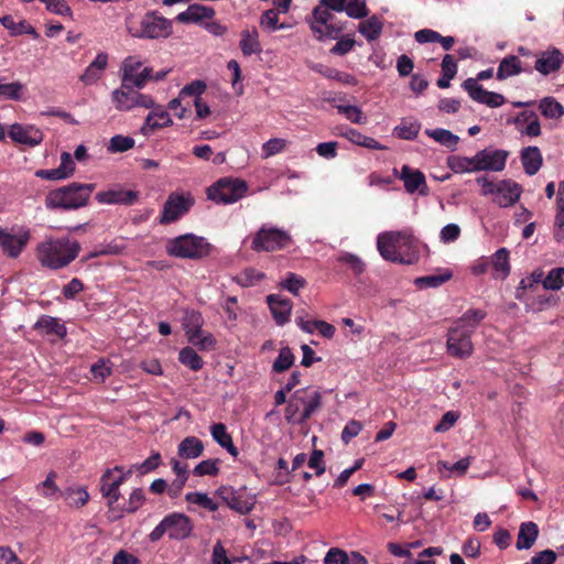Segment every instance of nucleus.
Returning <instances> with one entry per match:
<instances>
[{
  "mask_svg": "<svg viewBox=\"0 0 564 564\" xmlns=\"http://www.w3.org/2000/svg\"><path fill=\"white\" fill-rule=\"evenodd\" d=\"M377 248L381 257L391 262L413 264L417 260V240L410 229L379 234Z\"/></svg>",
  "mask_w": 564,
  "mask_h": 564,
  "instance_id": "1",
  "label": "nucleus"
},
{
  "mask_svg": "<svg viewBox=\"0 0 564 564\" xmlns=\"http://www.w3.org/2000/svg\"><path fill=\"white\" fill-rule=\"evenodd\" d=\"M80 251V245L77 240L68 237H48L36 247V258L39 262L52 270H58L73 262Z\"/></svg>",
  "mask_w": 564,
  "mask_h": 564,
  "instance_id": "2",
  "label": "nucleus"
},
{
  "mask_svg": "<svg viewBox=\"0 0 564 564\" xmlns=\"http://www.w3.org/2000/svg\"><path fill=\"white\" fill-rule=\"evenodd\" d=\"M322 406V394L317 389L306 387L295 390L289 398L284 419L291 424H304Z\"/></svg>",
  "mask_w": 564,
  "mask_h": 564,
  "instance_id": "3",
  "label": "nucleus"
},
{
  "mask_svg": "<svg viewBox=\"0 0 564 564\" xmlns=\"http://www.w3.org/2000/svg\"><path fill=\"white\" fill-rule=\"evenodd\" d=\"M126 29L133 37L156 40L171 35L172 22L158 12L152 11L141 18L129 14L126 18Z\"/></svg>",
  "mask_w": 564,
  "mask_h": 564,
  "instance_id": "4",
  "label": "nucleus"
},
{
  "mask_svg": "<svg viewBox=\"0 0 564 564\" xmlns=\"http://www.w3.org/2000/svg\"><path fill=\"white\" fill-rule=\"evenodd\" d=\"M95 189V184L72 183L55 191L45 197L47 209H77L86 206Z\"/></svg>",
  "mask_w": 564,
  "mask_h": 564,
  "instance_id": "5",
  "label": "nucleus"
},
{
  "mask_svg": "<svg viewBox=\"0 0 564 564\" xmlns=\"http://www.w3.org/2000/svg\"><path fill=\"white\" fill-rule=\"evenodd\" d=\"M292 237L289 231L272 224H263L251 239V249L256 252H273L290 247Z\"/></svg>",
  "mask_w": 564,
  "mask_h": 564,
  "instance_id": "6",
  "label": "nucleus"
},
{
  "mask_svg": "<svg viewBox=\"0 0 564 564\" xmlns=\"http://www.w3.org/2000/svg\"><path fill=\"white\" fill-rule=\"evenodd\" d=\"M165 248L167 254L182 259H200L210 252V245L206 239L193 234L170 239Z\"/></svg>",
  "mask_w": 564,
  "mask_h": 564,
  "instance_id": "7",
  "label": "nucleus"
},
{
  "mask_svg": "<svg viewBox=\"0 0 564 564\" xmlns=\"http://www.w3.org/2000/svg\"><path fill=\"white\" fill-rule=\"evenodd\" d=\"M193 523L191 519L180 512H173L165 516L162 521L151 531L149 540L151 542L160 541L164 534L172 540H184L192 534Z\"/></svg>",
  "mask_w": 564,
  "mask_h": 564,
  "instance_id": "8",
  "label": "nucleus"
},
{
  "mask_svg": "<svg viewBox=\"0 0 564 564\" xmlns=\"http://www.w3.org/2000/svg\"><path fill=\"white\" fill-rule=\"evenodd\" d=\"M311 30L318 41L337 40L346 28V22L338 21L333 12L324 7H315L310 20Z\"/></svg>",
  "mask_w": 564,
  "mask_h": 564,
  "instance_id": "9",
  "label": "nucleus"
},
{
  "mask_svg": "<svg viewBox=\"0 0 564 564\" xmlns=\"http://www.w3.org/2000/svg\"><path fill=\"white\" fill-rule=\"evenodd\" d=\"M153 69L142 67V62L135 56H128L122 62L120 68L121 84L124 87L143 88L148 82L152 80Z\"/></svg>",
  "mask_w": 564,
  "mask_h": 564,
  "instance_id": "10",
  "label": "nucleus"
},
{
  "mask_svg": "<svg viewBox=\"0 0 564 564\" xmlns=\"http://www.w3.org/2000/svg\"><path fill=\"white\" fill-rule=\"evenodd\" d=\"M246 182L239 180H220L207 191L208 198L218 204H232L247 193Z\"/></svg>",
  "mask_w": 564,
  "mask_h": 564,
  "instance_id": "11",
  "label": "nucleus"
},
{
  "mask_svg": "<svg viewBox=\"0 0 564 564\" xmlns=\"http://www.w3.org/2000/svg\"><path fill=\"white\" fill-rule=\"evenodd\" d=\"M115 108L119 111H129L135 107L151 108L154 99L135 90V87H124L123 84L111 94Z\"/></svg>",
  "mask_w": 564,
  "mask_h": 564,
  "instance_id": "12",
  "label": "nucleus"
},
{
  "mask_svg": "<svg viewBox=\"0 0 564 564\" xmlns=\"http://www.w3.org/2000/svg\"><path fill=\"white\" fill-rule=\"evenodd\" d=\"M194 205L191 194L172 193L163 205L160 223L163 225L174 223L188 213Z\"/></svg>",
  "mask_w": 564,
  "mask_h": 564,
  "instance_id": "13",
  "label": "nucleus"
},
{
  "mask_svg": "<svg viewBox=\"0 0 564 564\" xmlns=\"http://www.w3.org/2000/svg\"><path fill=\"white\" fill-rule=\"evenodd\" d=\"M31 238L30 231L24 228H1L0 247L8 257L18 258Z\"/></svg>",
  "mask_w": 564,
  "mask_h": 564,
  "instance_id": "14",
  "label": "nucleus"
},
{
  "mask_svg": "<svg viewBox=\"0 0 564 564\" xmlns=\"http://www.w3.org/2000/svg\"><path fill=\"white\" fill-rule=\"evenodd\" d=\"M463 87L474 101L486 105L490 108H498L506 102L503 95L486 90L477 83V79L467 78L464 80Z\"/></svg>",
  "mask_w": 564,
  "mask_h": 564,
  "instance_id": "15",
  "label": "nucleus"
},
{
  "mask_svg": "<svg viewBox=\"0 0 564 564\" xmlns=\"http://www.w3.org/2000/svg\"><path fill=\"white\" fill-rule=\"evenodd\" d=\"M509 152L501 149L487 148L476 153L478 172H501L506 167Z\"/></svg>",
  "mask_w": 564,
  "mask_h": 564,
  "instance_id": "16",
  "label": "nucleus"
},
{
  "mask_svg": "<svg viewBox=\"0 0 564 564\" xmlns=\"http://www.w3.org/2000/svg\"><path fill=\"white\" fill-rule=\"evenodd\" d=\"M469 334L462 332L460 329L451 328L447 335L446 348L447 352L456 358L465 359L468 358L474 350Z\"/></svg>",
  "mask_w": 564,
  "mask_h": 564,
  "instance_id": "17",
  "label": "nucleus"
},
{
  "mask_svg": "<svg viewBox=\"0 0 564 564\" xmlns=\"http://www.w3.org/2000/svg\"><path fill=\"white\" fill-rule=\"evenodd\" d=\"M8 134L13 142L30 148L39 145L44 138L41 129L32 124L21 123L11 124Z\"/></svg>",
  "mask_w": 564,
  "mask_h": 564,
  "instance_id": "18",
  "label": "nucleus"
},
{
  "mask_svg": "<svg viewBox=\"0 0 564 564\" xmlns=\"http://www.w3.org/2000/svg\"><path fill=\"white\" fill-rule=\"evenodd\" d=\"M139 193L131 189H124L120 185H115L106 191L98 192L95 196L100 204H121L132 205L137 202Z\"/></svg>",
  "mask_w": 564,
  "mask_h": 564,
  "instance_id": "19",
  "label": "nucleus"
},
{
  "mask_svg": "<svg viewBox=\"0 0 564 564\" xmlns=\"http://www.w3.org/2000/svg\"><path fill=\"white\" fill-rule=\"evenodd\" d=\"M149 109L151 111L148 113L141 127V133L143 135H150L156 129L170 127L173 123L170 113L162 106L154 102L153 107Z\"/></svg>",
  "mask_w": 564,
  "mask_h": 564,
  "instance_id": "20",
  "label": "nucleus"
},
{
  "mask_svg": "<svg viewBox=\"0 0 564 564\" xmlns=\"http://www.w3.org/2000/svg\"><path fill=\"white\" fill-rule=\"evenodd\" d=\"M521 192V186L518 183L511 180H502L498 182L494 202L500 207L512 206L519 200Z\"/></svg>",
  "mask_w": 564,
  "mask_h": 564,
  "instance_id": "21",
  "label": "nucleus"
},
{
  "mask_svg": "<svg viewBox=\"0 0 564 564\" xmlns=\"http://www.w3.org/2000/svg\"><path fill=\"white\" fill-rule=\"evenodd\" d=\"M267 303L278 325L283 326L290 321L292 312V302L290 300L279 294H270L267 297Z\"/></svg>",
  "mask_w": 564,
  "mask_h": 564,
  "instance_id": "22",
  "label": "nucleus"
},
{
  "mask_svg": "<svg viewBox=\"0 0 564 564\" xmlns=\"http://www.w3.org/2000/svg\"><path fill=\"white\" fill-rule=\"evenodd\" d=\"M214 15L215 10L212 7L194 3L178 13L176 20L181 23H197L202 20L212 19Z\"/></svg>",
  "mask_w": 564,
  "mask_h": 564,
  "instance_id": "23",
  "label": "nucleus"
},
{
  "mask_svg": "<svg viewBox=\"0 0 564 564\" xmlns=\"http://www.w3.org/2000/svg\"><path fill=\"white\" fill-rule=\"evenodd\" d=\"M562 53L554 48L543 52L535 61V69L542 75H549L557 70L562 64Z\"/></svg>",
  "mask_w": 564,
  "mask_h": 564,
  "instance_id": "24",
  "label": "nucleus"
},
{
  "mask_svg": "<svg viewBox=\"0 0 564 564\" xmlns=\"http://www.w3.org/2000/svg\"><path fill=\"white\" fill-rule=\"evenodd\" d=\"M239 47L243 56L262 53V45L259 41V32L256 28L245 29L241 31Z\"/></svg>",
  "mask_w": 564,
  "mask_h": 564,
  "instance_id": "25",
  "label": "nucleus"
},
{
  "mask_svg": "<svg viewBox=\"0 0 564 564\" xmlns=\"http://www.w3.org/2000/svg\"><path fill=\"white\" fill-rule=\"evenodd\" d=\"M523 170L528 175H534L542 166L543 158L538 147H527L520 154Z\"/></svg>",
  "mask_w": 564,
  "mask_h": 564,
  "instance_id": "26",
  "label": "nucleus"
},
{
  "mask_svg": "<svg viewBox=\"0 0 564 564\" xmlns=\"http://www.w3.org/2000/svg\"><path fill=\"white\" fill-rule=\"evenodd\" d=\"M538 536L539 528L536 523L532 521L521 523L516 543L517 550L531 549L534 545Z\"/></svg>",
  "mask_w": 564,
  "mask_h": 564,
  "instance_id": "27",
  "label": "nucleus"
},
{
  "mask_svg": "<svg viewBox=\"0 0 564 564\" xmlns=\"http://www.w3.org/2000/svg\"><path fill=\"white\" fill-rule=\"evenodd\" d=\"M447 166L455 174L478 172L476 154L473 156L451 155L447 158Z\"/></svg>",
  "mask_w": 564,
  "mask_h": 564,
  "instance_id": "28",
  "label": "nucleus"
},
{
  "mask_svg": "<svg viewBox=\"0 0 564 564\" xmlns=\"http://www.w3.org/2000/svg\"><path fill=\"white\" fill-rule=\"evenodd\" d=\"M400 178L404 183V188L408 193L413 194L421 187H425V176L419 170H412L408 165H403L401 169Z\"/></svg>",
  "mask_w": 564,
  "mask_h": 564,
  "instance_id": "29",
  "label": "nucleus"
},
{
  "mask_svg": "<svg viewBox=\"0 0 564 564\" xmlns=\"http://www.w3.org/2000/svg\"><path fill=\"white\" fill-rule=\"evenodd\" d=\"M485 317L486 313L481 310H468L453 328L460 329L462 332L471 335Z\"/></svg>",
  "mask_w": 564,
  "mask_h": 564,
  "instance_id": "30",
  "label": "nucleus"
},
{
  "mask_svg": "<svg viewBox=\"0 0 564 564\" xmlns=\"http://www.w3.org/2000/svg\"><path fill=\"white\" fill-rule=\"evenodd\" d=\"M204 452L203 442L196 436L185 437L177 447V454L185 459H194L199 457Z\"/></svg>",
  "mask_w": 564,
  "mask_h": 564,
  "instance_id": "31",
  "label": "nucleus"
},
{
  "mask_svg": "<svg viewBox=\"0 0 564 564\" xmlns=\"http://www.w3.org/2000/svg\"><path fill=\"white\" fill-rule=\"evenodd\" d=\"M210 433L214 438V441L221 446L223 448H226L227 452L236 457L238 456V449L234 445L232 438L230 434L227 432L226 425L223 423H216L210 426Z\"/></svg>",
  "mask_w": 564,
  "mask_h": 564,
  "instance_id": "32",
  "label": "nucleus"
},
{
  "mask_svg": "<svg viewBox=\"0 0 564 564\" xmlns=\"http://www.w3.org/2000/svg\"><path fill=\"white\" fill-rule=\"evenodd\" d=\"M523 72L521 61L516 55L503 57L498 66L497 79L505 80Z\"/></svg>",
  "mask_w": 564,
  "mask_h": 564,
  "instance_id": "33",
  "label": "nucleus"
},
{
  "mask_svg": "<svg viewBox=\"0 0 564 564\" xmlns=\"http://www.w3.org/2000/svg\"><path fill=\"white\" fill-rule=\"evenodd\" d=\"M0 23L10 31V34L13 36L21 35V34H30L33 36V39H37L40 34L36 32V30L28 23L25 20H21L19 22H15L13 17L11 15H4L0 18Z\"/></svg>",
  "mask_w": 564,
  "mask_h": 564,
  "instance_id": "34",
  "label": "nucleus"
},
{
  "mask_svg": "<svg viewBox=\"0 0 564 564\" xmlns=\"http://www.w3.org/2000/svg\"><path fill=\"white\" fill-rule=\"evenodd\" d=\"M115 471H121V466L107 469L100 478V491L108 499L109 505L117 502L120 498V490L110 480Z\"/></svg>",
  "mask_w": 564,
  "mask_h": 564,
  "instance_id": "35",
  "label": "nucleus"
},
{
  "mask_svg": "<svg viewBox=\"0 0 564 564\" xmlns=\"http://www.w3.org/2000/svg\"><path fill=\"white\" fill-rule=\"evenodd\" d=\"M340 135L349 140L350 142L367 148L371 150H383L386 149L382 144H380L376 139L371 137H367L361 132L357 131L352 128H346L340 132Z\"/></svg>",
  "mask_w": 564,
  "mask_h": 564,
  "instance_id": "36",
  "label": "nucleus"
},
{
  "mask_svg": "<svg viewBox=\"0 0 564 564\" xmlns=\"http://www.w3.org/2000/svg\"><path fill=\"white\" fill-rule=\"evenodd\" d=\"M540 291H542V285L534 283L530 278L527 276L520 281V284L516 291V297L519 301L524 302L527 305L533 306L534 294Z\"/></svg>",
  "mask_w": 564,
  "mask_h": 564,
  "instance_id": "37",
  "label": "nucleus"
},
{
  "mask_svg": "<svg viewBox=\"0 0 564 564\" xmlns=\"http://www.w3.org/2000/svg\"><path fill=\"white\" fill-rule=\"evenodd\" d=\"M382 29H383V23L382 21L376 17V15H372L364 21H361L358 25V31L359 33L368 41V42H371V41H375L377 40L381 33H382Z\"/></svg>",
  "mask_w": 564,
  "mask_h": 564,
  "instance_id": "38",
  "label": "nucleus"
},
{
  "mask_svg": "<svg viewBox=\"0 0 564 564\" xmlns=\"http://www.w3.org/2000/svg\"><path fill=\"white\" fill-rule=\"evenodd\" d=\"M491 265L495 276L506 279L510 273L509 251L506 248L498 249L491 257Z\"/></svg>",
  "mask_w": 564,
  "mask_h": 564,
  "instance_id": "39",
  "label": "nucleus"
},
{
  "mask_svg": "<svg viewBox=\"0 0 564 564\" xmlns=\"http://www.w3.org/2000/svg\"><path fill=\"white\" fill-rule=\"evenodd\" d=\"M61 496L64 497L68 506L73 508H80L85 506L89 500V494L84 487H68Z\"/></svg>",
  "mask_w": 564,
  "mask_h": 564,
  "instance_id": "40",
  "label": "nucleus"
},
{
  "mask_svg": "<svg viewBox=\"0 0 564 564\" xmlns=\"http://www.w3.org/2000/svg\"><path fill=\"white\" fill-rule=\"evenodd\" d=\"M34 327L45 334H55L61 338L66 335V327L57 318L47 315L40 317Z\"/></svg>",
  "mask_w": 564,
  "mask_h": 564,
  "instance_id": "41",
  "label": "nucleus"
},
{
  "mask_svg": "<svg viewBox=\"0 0 564 564\" xmlns=\"http://www.w3.org/2000/svg\"><path fill=\"white\" fill-rule=\"evenodd\" d=\"M425 134L435 140L437 143L447 147L452 150H455L459 138L451 132L449 130L437 128V129H426Z\"/></svg>",
  "mask_w": 564,
  "mask_h": 564,
  "instance_id": "42",
  "label": "nucleus"
},
{
  "mask_svg": "<svg viewBox=\"0 0 564 564\" xmlns=\"http://www.w3.org/2000/svg\"><path fill=\"white\" fill-rule=\"evenodd\" d=\"M520 122L527 123L525 128L521 130L522 134H525L529 137H539L541 134V126H540V121H539L535 112H533V111L521 112L516 119V123H520Z\"/></svg>",
  "mask_w": 564,
  "mask_h": 564,
  "instance_id": "43",
  "label": "nucleus"
},
{
  "mask_svg": "<svg viewBox=\"0 0 564 564\" xmlns=\"http://www.w3.org/2000/svg\"><path fill=\"white\" fill-rule=\"evenodd\" d=\"M260 26L265 32H274L278 30L289 29L291 25L285 23H279V11L275 9H269L264 11L260 17Z\"/></svg>",
  "mask_w": 564,
  "mask_h": 564,
  "instance_id": "44",
  "label": "nucleus"
},
{
  "mask_svg": "<svg viewBox=\"0 0 564 564\" xmlns=\"http://www.w3.org/2000/svg\"><path fill=\"white\" fill-rule=\"evenodd\" d=\"M313 69L326 78L335 79V80H338L346 85H356L357 84V79L355 78V76H352L351 74H348V73L339 72L336 68H332V67H327L322 64H317L313 67Z\"/></svg>",
  "mask_w": 564,
  "mask_h": 564,
  "instance_id": "45",
  "label": "nucleus"
},
{
  "mask_svg": "<svg viewBox=\"0 0 564 564\" xmlns=\"http://www.w3.org/2000/svg\"><path fill=\"white\" fill-rule=\"evenodd\" d=\"M204 325L203 315L194 310L186 311L183 318V327L186 336L200 332Z\"/></svg>",
  "mask_w": 564,
  "mask_h": 564,
  "instance_id": "46",
  "label": "nucleus"
},
{
  "mask_svg": "<svg viewBox=\"0 0 564 564\" xmlns=\"http://www.w3.org/2000/svg\"><path fill=\"white\" fill-rule=\"evenodd\" d=\"M178 360L193 371H198L204 365L202 357L192 347L182 348L178 354Z\"/></svg>",
  "mask_w": 564,
  "mask_h": 564,
  "instance_id": "47",
  "label": "nucleus"
},
{
  "mask_svg": "<svg viewBox=\"0 0 564 564\" xmlns=\"http://www.w3.org/2000/svg\"><path fill=\"white\" fill-rule=\"evenodd\" d=\"M539 109L542 115L550 119H557L564 115V107L553 97H545L540 100Z\"/></svg>",
  "mask_w": 564,
  "mask_h": 564,
  "instance_id": "48",
  "label": "nucleus"
},
{
  "mask_svg": "<svg viewBox=\"0 0 564 564\" xmlns=\"http://www.w3.org/2000/svg\"><path fill=\"white\" fill-rule=\"evenodd\" d=\"M225 500L228 507L241 514H246L251 511L253 507V501L250 499H243L241 496L237 495L235 491L227 492Z\"/></svg>",
  "mask_w": 564,
  "mask_h": 564,
  "instance_id": "49",
  "label": "nucleus"
},
{
  "mask_svg": "<svg viewBox=\"0 0 564 564\" xmlns=\"http://www.w3.org/2000/svg\"><path fill=\"white\" fill-rule=\"evenodd\" d=\"M295 357L290 347H282L279 351L278 358L272 365V370L276 373H281L290 369L294 364Z\"/></svg>",
  "mask_w": 564,
  "mask_h": 564,
  "instance_id": "50",
  "label": "nucleus"
},
{
  "mask_svg": "<svg viewBox=\"0 0 564 564\" xmlns=\"http://www.w3.org/2000/svg\"><path fill=\"white\" fill-rule=\"evenodd\" d=\"M338 113L344 115L347 120L356 124H366L367 117L362 110L357 106L351 105H336Z\"/></svg>",
  "mask_w": 564,
  "mask_h": 564,
  "instance_id": "51",
  "label": "nucleus"
},
{
  "mask_svg": "<svg viewBox=\"0 0 564 564\" xmlns=\"http://www.w3.org/2000/svg\"><path fill=\"white\" fill-rule=\"evenodd\" d=\"M421 130L419 121H402L393 130V133L402 140H414Z\"/></svg>",
  "mask_w": 564,
  "mask_h": 564,
  "instance_id": "52",
  "label": "nucleus"
},
{
  "mask_svg": "<svg viewBox=\"0 0 564 564\" xmlns=\"http://www.w3.org/2000/svg\"><path fill=\"white\" fill-rule=\"evenodd\" d=\"M338 262L348 265L354 274L359 275L366 270L365 262L356 254L341 251L337 257Z\"/></svg>",
  "mask_w": 564,
  "mask_h": 564,
  "instance_id": "53",
  "label": "nucleus"
},
{
  "mask_svg": "<svg viewBox=\"0 0 564 564\" xmlns=\"http://www.w3.org/2000/svg\"><path fill=\"white\" fill-rule=\"evenodd\" d=\"M24 86L20 82L2 83L0 80V99L20 100Z\"/></svg>",
  "mask_w": 564,
  "mask_h": 564,
  "instance_id": "54",
  "label": "nucleus"
},
{
  "mask_svg": "<svg viewBox=\"0 0 564 564\" xmlns=\"http://www.w3.org/2000/svg\"><path fill=\"white\" fill-rule=\"evenodd\" d=\"M564 284V268L552 269L543 280L542 291L560 290Z\"/></svg>",
  "mask_w": 564,
  "mask_h": 564,
  "instance_id": "55",
  "label": "nucleus"
},
{
  "mask_svg": "<svg viewBox=\"0 0 564 564\" xmlns=\"http://www.w3.org/2000/svg\"><path fill=\"white\" fill-rule=\"evenodd\" d=\"M280 285L293 295H297L300 290L306 285V280L299 274L288 272L285 278L280 282Z\"/></svg>",
  "mask_w": 564,
  "mask_h": 564,
  "instance_id": "56",
  "label": "nucleus"
},
{
  "mask_svg": "<svg viewBox=\"0 0 564 564\" xmlns=\"http://www.w3.org/2000/svg\"><path fill=\"white\" fill-rule=\"evenodd\" d=\"M188 341L196 346L200 350H210L215 347L216 340L210 333H206L203 329L197 332L195 335L187 336Z\"/></svg>",
  "mask_w": 564,
  "mask_h": 564,
  "instance_id": "57",
  "label": "nucleus"
},
{
  "mask_svg": "<svg viewBox=\"0 0 564 564\" xmlns=\"http://www.w3.org/2000/svg\"><path fill=\"white\" fill-rule=\"evenodd\" d=\"M56 474L54 471H51L46 479L42 482H40L36 486V490L39 494H41L45 498H55L57 495H61V490L55 482Z\"/></svg>",
  "mask_w": 564,
  "mask_h": 564,
  "instance_id": "58",
  "label": "nucleus"
},
{
  "mask_svg": "<svg viewBox=\"0 0 564 564\" xmlns=\"http://www.w3.org/2000/svg\"><path fill=\"white\" fill-rule=\"evenodd\" d=\"M263 278V273L258 272L254 269H246L240 274H238L234 280L240 286L249 288L260 282Z\"/></svg>",
  "mask_w": 564,
  "mask_h": 564,
  "instance_id": "59",
  "label": "nucleus"
},
{
  "mask_svg": "<svg viewBox=\"0 0 564 564\" xmlns=\"http://www.w3.org/2000/svg\"><path fill=\"white\" fill-rule=\"evenodd\" d=\"M286 140L281 138H272L262 144V158L268 159L283 152L286 148Z\"/></svg>",
  "mask_w": 564,
  "mask_h": 564,
  "instance_id": "60",
  "label": "nucleus"
},
{
  "mask_svg": "<svg viewBox=\"0 0 564 564\" xmlns=\"http://www.w3.org/2000/svg\"><path fill=\"white\" fill-rule=\"evenodd\" d=\"M344 11L352 19H362L368 15L366 0H347Z\"/></svg>",
  "mask_w": 564,
  "mask_h": 564,
  "instance_id": "61",
  "label": "nucleus"
},
{
  "mask_svg": "<svg viewBox=\"0 0 564 564\" xmlns=\"http://www.w3.org/2000/svg\"><path fill=\"white\" fill-rule=\"evenodd\" d=\"M186 500L209 511H216L218 509V505L207 494L204 492H188L186 495Z\"/></svg>",
  "mask_w": 564,
  "mask_h": 564,
  "instance_id": "62",
  "label": "nucleus"
},
{
  "mask_svg": "<svg viewBox=\"0 0 564 564\" xmlns=\"http://www.w3.org/2000/svg\"><path fill=\"white\" fill-rule=\"evenodd\" d=\"M134 145V140L130 137L115 135L110 139L108 150L112 153L124 152Z\"/></svg>",
  "mask_w": 564,
  "mask_h": 564,
  "instance_id": "63",
  "label": "nucleus"
},
{
  "mask_svg": "<svg viewBox=\"0 0 564 564\" xmlns=\"http://www.w3.org/2000/svg\"><path fill=\"white\" fill-rule=\"evenodd\" d=\"M324 564H348V553L339 547H332L323 560Z\"/></svg>",
  "mask_w": 564,
  "mask_h": 564,
  "instance_id": "64",
  "label": "nucleus"
}]
</instances>
